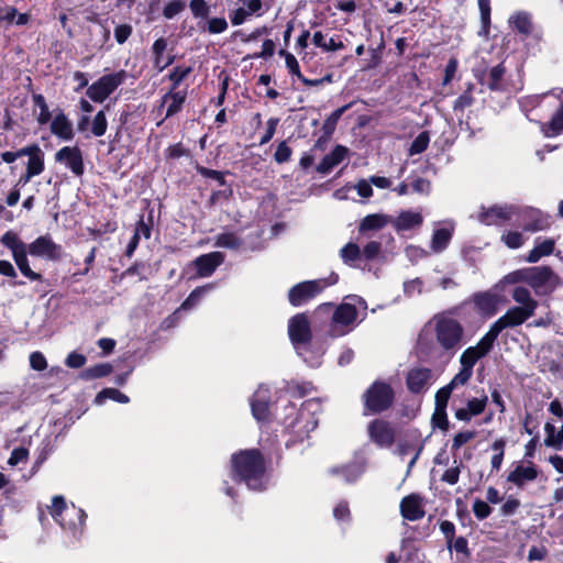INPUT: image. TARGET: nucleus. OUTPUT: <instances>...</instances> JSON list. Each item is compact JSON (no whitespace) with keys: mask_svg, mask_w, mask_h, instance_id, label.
Returning <instances> with one entry per match:
<instances>
[{"mask_svg":"<svg viewBox=\"0 0 563 563\" xmlns=\"http://www.w3.org/2000/svg\"><path fill=\"white\" fill-rule=\"evenodd\" d=\"M112 372V366L108 363L97 364L84 371L82 377L86 379H95L108 376Z\"/></svg>","mask_w":563,"mask_h":563,"instance_id":"09e8293b","label":"nucleus"},{"mask_svg":"<svg viewBox=\"0 0 563 563\" xmlns=\"http://www.w3.org/2000/svg\"><path fill=\"white\" fill-rule=\"evenodd\" d=\"M430 136L427 131H423L418 134V136L411 142L409 147V154L417 155L424 152L429 145Z\"/></svg>","mask_w":563,"mask_h":563,"instance_id":"3c124183","label":"nucleus"},{"mask_svg":"<svg viewBox=\"0 0 563 563\" xmlns=\"http://www.w3.org/2000/svg\"><path fill=\"white\" fill-rule=\"evenodd\" d=\"M390 223V217L380 213L368 214L362 219L358 231L365 233L367 231H377Z\"/></svg>","mask_w":563,"mask_h":563,"instance_id":"72a5a7b5","label":"nucleus"},{"mask_svg":"<svg viewBox=\"0 0 563 563\" xmlns=\"http://www.w3.org/2000/svg\"><path fill=\"white\" fill-rule=\"evenodd\" d=\"M26 170L31 173V175H40L44 170V153L43 151H37L35 155H32L27 161Z\"/></svg>","mask_w":563,"mask_h":563,"instance_id":"5fc2aeb1","label":"nucleus"},{"mask_svg":"<svg viewBox=\"0 0 563 563\" xmlns=\"http://www.w3.org/2000/svg\"><path fill=\"white\" fill-rule=\"evenodd\" d=\"M51 132L64 141L73 140V124L63 111L51 119Z\"/></svg>","mask_w":563,"mask_h":563,"instance_id":"c85d7f7f","label":"nucleus"},{"mask_svg":"<svg viewBox=\"0 0 563 563\" xmlns=\"http://www.w3.org/2000/svg\"><path fill=\"white\" fill-rule=\"evenodd\" d=\"M541 131L547 137H555L563 133V101L559 102V108L551 120L541 124Z\"/></svg>","mask_w":563,"mask_h":563,"instance_id":"473e14b6","label":"nucleus"},{"mask_svg":"<svg viewBox=\"0 0 563 563\" xmlns=\"http://www.w3.org/2000/svg\"><path fill=\"white\" fill-rule=\"evenodd\" d=\"M279 55L285 58V64L286 67L288 68V71L291 75L296 76L297 78H302V74L300 71V67L296 57L285 49H280Z\"/></svg>","mask_w":563,"mask_h":563,"instance_id":"6e6d98bb","label":"nucleus"},{"mask_svg":"<svg viewBox=\"0 0 563 563\" xmlns=\"http://www.w3.org/2000/svg\"><path fill=\"white\" fill-rule=\"evenodd\" d=\"M453 388L449 385L440 388L435 394V408L437 409H446L448 401L450 399L451 393Z\"/></svg>","mask_w":563,"mask_h":563,"instance_id":"0e129e2a","label":"nucleus"},{"mask_svg":"<svg viewBox=\"0 0 563 563\" xmlns=\"http://www.w3.org/2000/svg\"><path fill=\"white\" fill-rule=\"evenodd\" d=\"M394 401V391L389 384L375 382L364 394L365 409L371 413H379L388 409Z\"/></svg>","mask_w":563,"mask_h":563,"instance_id":"f8f14e48","label":"nucleus"},{"mask_svg":"<svg viewBox=\"0 0 563 563\" xmlns=\"http://www.w3.org/2000/svg\"><path fill=\"white\" fill-rule=\"evenodd\" d=\"M231 476L235 482L244 483L249 489L262 492L268 485L265 463L256 449L242 450L231 456Z\"/></svg>","mask_w":563,"mask_h":563,"instance_id":"f03ea898","label":"nucleus"},{"mask_svg":"<svg viewBox=\"0 0 563 563\" xmlns=\"http://www.w3.org/2000/svg\"><path fill=\"white\" fill-rule=\"evenodd\" d=\"M554 240L537 239L534 247L529 252L526 261L529 263H537L541 257L552 254L554 250Z\"/></svg>","mask_w":563,"mask_h":563,"instance_id":"f704fd0d","label":"nucleus"},{"mask_svg":"<svg viewBox=\"0 0 563 563\" xmlns=\"http://www.w3.org/2000/svg\"><path fill=\"white\" fill-rule=\"evenodd\" d=\"M312 42L325 52H335L344 47L341 41H336L334 37L327 38L321 31L314 32Z\"/></svg>","mask_w":563,"mask_h":563,"instance_id":"58836bf2","label":"nucleus"},{"mask_svg":"<svg viewBox=\"0 0 563 563\" xmlns=\"http://www.w3.org/2000/svg\"><path fill=\"white\" fill-rule=\"evenodd\" d=\"M434 343L443 354L453 356L465 343V330L454 310L435 313L429 321Z\"/></svg>","mask_w":563,"mask_h":563,"instance_id":"7ed1b4c3","label":"nucleus"},{"mask_svg":"<svg viewBox=\"0 0 563 563\" xmlns=\"http://www.w3.org/2000/svg\"><path fill=\"white\" fill-rule=\"evenodd\" d=\"M520 206L517 205H494L492 207H482L477 214V220L485 225H504L510 223L517 225Z\"/></svg>","mask_w":563,"mask_h":563,"instance_id":"1a4fd4ad","label":"nucleus"},{"mask_svg":"<svg viewBox=\"0 0 563 563\" xmlns=\"http://www.w3.org/2000/svg\"><path fill=\"white\" fill-rule=\"evenodd\" d=\"M214 288V284H208L201 287H197L194 289L186 300L181 303L180 309L189 310L194 308L202 297H205L209 291Z\"/></svg>","mask_w":563,"mask_h":563,"instance_id":"a19ab883","label":"nucleus"},{"mask_svg":"<svg viewBox=\"0 0 563 563\" xmlns=\"http://www.w3.org/2000/svg\"><path fill=\"white\" fill-rule=\"evenodd\" d=\"M537 477L538 470L534 465L525 466L519 464L508 474L507 481L518 487H522L525 484L533 482Z\"/></svg>","mask_w":563,"mask_h":563,"instance_id":"c756f323","label":"nucleus"},{"mask_svg":"<svg viewBox=\"0 0 563 563\" xmlns=\"http://www.w3.org/2000/svg\"><path fill=\"white\" fill-rule=\"evenodd\" d=\"M478 8L481 13V22L482 29L479 31V35L486 36L489 33L490 26V1L489 0H478Z\"/></svg>","mask_w":563,"mask_h":563,"instance_id":"a18cd8bd","label":"nucleus"},{"mask_svg":"<svg viewBox=\"0 0 563 563\" xmlns=\"http://www.w3.org/2000/svg\"><path fill=\"white\" fill-rule=\"evenodd\" d=\"M30 366L37 372L44 371L47 367L44 354L40 351L32 352L30 355Z\"/></svg>","mask_w":563,"mask_h":563,"instance_id":"774afa93","label":"nucleus"},{"mask_svg":"<svg viewBox=\"0 0 563 563\" xmlns=\"http://www.w3.org/2000/svg\"><path fill=\"white\" fill-rule=\"evenodd\" d=\"M473 301L478 311L487 317L494 316L497 311L498 297L495 294L485 291L473 296Z\"/></svg>","mask_w":563,"mask_h":563,"instance_id":"2f4dec72","label":"nucleus"},{"mask_svg":"<svg viewBox=\"0 0 563 563\" xmlns=\"http://www.w3.org/2000/svg\"><path fill=\"white\" fill-rule=\"evenodd\" d=\"M224 260V254L218 251L198 256L194 262L198 276H211Z\"/></svg>","mask_w":563,"mask_h":563,"instance_id":"4be33fe9","label":"nucleus"},{"mask_svg":"<svg viewBox=\"0 0 563 563\" xmlns=\"http://www.w3.org/2000/svg\"><path fill=\"white\" fill-rule=\"evenodd\" d=\"M380 251L382 243L378 241H371L361 250L362 260L373 261L377 258Z\"/></svg>","mask_w":563,"mask_h":563,"instance_id":"4d7b16f0","label":"nucleus"},{"mask_svg":"<svg viewBox=\"0 0 563 563\" xmlns=\"http://www.w3.org/2000/svg\"><path fill=\"white\" fill-rule=\"evenodd\" d=\"M506 446V440L500 438L492 444V450L495 454L492 456V468L499 471L504 461V451Z\"/></svg>","mask_w":563,"mask_h":563,"instance_id":"8fccbe9b","label":"nucleus"},{"mask_svg":"<svg viewBox=\"0 0 563 563\" xmlns=\"http://www.w3.org/2000/svg\"><path fill=\"white\" fill-rule=\"evenodd\" d=\"M488 398L486 395H483L481 398H472L467 401V410L472 416L481 415L487 405Z\"/></svg>","mask_w":563,"mask_h":563,"instance_id":"052dcab7","label":"nucleus"},{"mask_svg":"<svg viewBox=\"0 0 563 563\" xmlns=\"http://www.w3.org/2000/svg\"><path fill=\"white\" fill-rule=\"evenodd\" d=\"M317 405L318 404L313 400H307L300 410H297L291 404L286 406L285 410L287 415L283 420V424L291 437L287 445H289V442L296 443L303 441L309 437V433L316 429L317 420L310 415L308 408Z\"/></svg>","mask_w":563,"mask_h":563,"instance_id":"423d86ee","label":"nucleus"},{"mask_svg":"<svg viewBox=\"0 0 563 563\" xmlns=\"http://www.w3.org/2000/svg\"><path fill=\"white\" fill-rule=\"evenodd\" d=\"M454 233V224L452 222H444L441 228L434 229L431 241L430 250L433 253H442L448 249Z\"/></svg>","mask_w":563,"mask_h":563,"instance_id":"393cba45","label":"nucleus"},{"mask_svg":"<svg viewBox=\"0 0 563 563\" xmlns=\"http://www.w3.org/2000/svg\"><path fill=\"white\" fill-rule=\"evenodd\" d=\"M432 378V372L426 367H415L407 374L406 384L413 394H420L428 390Z\"/></svg>","mask_w":563,"mask_h":563,"instance_id":"aec40b11","label":"nucleus"},{"mask_svg":"<svg viewBox=\"0 0 563 563\" xmlns=\"http://www.w3.org/2000/svg\"><path fill=\"white\" fill-rule=\"evenodd\" d=\"M349 108L350 104H345L341 108H338L324 120L322 130L327 135H331L334 132L340 118Z\"/></svg>","mask_w":563,"mask_h":563,"instance_id":"49530a36","label":"nucleus"},{"mask_svg":"<svg viewBox=\"0 0 563 563\" xmlns=\"http://www.w3.org/2000/svg\"><path fill=\"white\" fill-rule=\"evenodd\" d=\"M187 98L186 90L170 89L162 97V106H167L165 118H170L181 111Z\"/></svg>","mask_w":563,"mask_h":563,"instance_id":"cd10ccee","label":"nucleus"},{"mask_svg":"<svg viewBox=\"0 0 563 563\" xmlns=\"http://www.w3.org/2000/svg\"><path fill=\"white\" fill-rule=\"evenodd\" d=\"M243 244V240L235 232H222L214 238L213 245L216 247L239 250Z\"/></svg>","mask_w":563,"mask_h":563,"instance_id":"4c0bfd02","label":"nucleus"},{"mask_svg":"<svg viewBox=\"0 0 563 563\" xmlns=\"http://www.w3.org/2000/svg\"><path fill=\"white\" fill-rule=\"evenodd\" d=\"M559 277L548 266L529 267L527 284L537 295H547L555 289Z\"/></svg>","mask_w":563,"mask_h":563,"instance_id":"ddd939ff","label":"nucleus"},{"mask_svg":"<svg viewBox=\"0 0 563 563\" xmlns=\"http://www.w3.org/2000/svg\"><path fill=\"white\" fill-rule=\"evenodd\" d=\"M339 276L332 273L328 278L313 279L299 283L288 292L289 302L294 307H300L317 297L328 286L336 284Z\"/></svg>","mask_w":563,"mask_h":563,"instance_id":"6e6552de","label":"nucleus"},{"mask_svg":"<svg viewBox=\"0 0 563 563\" xmlns=\"http://www.w3.org/2000/svg\"><path fill=\"white\" fill-rule=\"evenodd\" d=\"M405 254L407 256V258L411 262V263H416L418 262L419 260L421 258H424L428 256V251H426L424 249L420 247V246H417V245H408L406 249H405Z\"/></svg>","mask_w":563,"mask_h":563,"instance_id":"338daca9","label":"nucleus"},{"mask_svg":"<svg viewBox=\"0 0 563 563\" xmlns=\"http://www.w3.org/2000/svg\"><path fill=\"white\" fill-rule=\"evenodd\" d=\"M185 8L186 0H169L163 9V15L168 20L174 19L176 15L181 13Z\"/></svg>","mask_w":563,"mask_h":563,"instance_id":"603ef678","label":"nucleus"},{"mask_svg":"<svg viewBox=\"0 0 563 563\" xmlns=\"http://www.w3.org/2000/svg\"><path fill=\"white\" fill-rule=\"evenodd\" d=\"M349 150L343 145H336L331 153L327 154L317 166V172L322 175L329 174L334 167L341 164L347 156Z\"/></svg>","mask_w":563,"mask_h":563,"instance_id":"bb28decb","label":"nucleus"},{"mask_svg":"<svg viewBox=\"0 0 563 563\" xmlns=\"http://www.w3.org/2000/svg\"><path fill=\"white\" fill-rule=\"evenodd\" d=\"M509 24L521 34L531 33L530 15L526 12H517L509 18Z\"/></svg>","mask_w":563,"mask_h":563,"instance_id":"ea45409f","label":"nucleus"},{"mask_svg":"<svg viewBox=\"0 0 563 563\" xmlns=\"http://www.w3.org/2000/svg\"><path fill=\"white\" fill-rule=\"evenodd\" d=\"M0 243L11 251L21 274L33 282H41L43 276L32 271L27 255L51 262H57L63 257L62 245L55 243L49 234L41 235L26 244L16 232L10 230L1 236Z\"/></svg>","mask_w":563,"mask_h":563,"instance_id":"f257e3e1","label":"nucleus"},{"mask_svg":"<svg viewBox=\"0 0 563 563\" xmlns=\"http://www.w3.org/2000/svg\"><path fill=\"white\" fill-rule=\"evenodd\" d=\"M501 241L507 245L509 249H519L525 243L523 235L518 231H506L501 235Z\"/></svg>","mask_w":563,"mask_h":563,"instance_id":"864d4df0","label":"nucleus"},{"mask_svg":"<svg viewBox=\"0 0 563 563\" xmlns=\"http://www.w3.org/2000/svg\"><path fill=\"white\" fill-rule=\"evenodd\" d=\"M400 514L404 519L417 521L424 517V499L419 494H410L400 501Z\"/></svg>","mask_w":563,"mask_h":563,"instance_id":"6ab92c4d","label":"nucleus"},{"mask_svg":"<svg viewBox=\"0 0 563 563\" xmlns=\"http://www.w3.org/2000/svg\"><path fill=\"white\" fill-rule=\"evenodd\" d=\"M191 66H176L169 73L168 79L172 81L170 89H177L180 84L191 74Z\"/></svg>","mask_w":563,"mask_h":563,"instance_id":"de8ad7c7","label":"nucleus"},{"mask_svg":"<svg viewBox=\"0 0 563 563\" xmlns=\"http://www.w3.org/2000/svg\"><path fill=\"white\" fill-rule=\"evenodd\" d=\"M473 512L478 520H484L492 514V508L486 501L476 499L473 504Z\"/></svg>","mask_w":563,"mask_h":563,"instance_id":"69168bd1","label":"nucleus"},{"mask_svg":"<svg viewBox=\"0 0 563 563\" xmlns=\"http://www.w3.org/2000/svg\"><path fill=\"white\" fill-rule=\"evenodd\" d=\"M506 68L503 64L492 67L487 74L483 75L481 82L492 91H501L505 89L504 76Z\"/></svg>","mask_w":563,"mask_h":563,"instance_id":"7c9ffc66","label":"nucleus"},{"mask_svg":"<svg viewBox=\"0 0 563 563\" xmlns=\"http://www.w3.org/2000/svg\"><path fill=\"white\" fill-rule=\"evenodd\" d=\"M269 389L260 385L251 398V410L257 421H267L271 416Z\"/></svg>","mask_w":563,"mask_h":563,"instance_id":"a211bd4d","label":"nucleus"},{"mask_svg":"<svg viewBox=\"0 0 563 563\" xmlns=\"http://www.w3.org/2000/svg\"><path fill=\"white\" fill-rule=\"evenodd\" d=\"M133 27L129 23L118 24L114 27V38L118 44H124L132 35Z\"/></svg>","mask_w":563,"mask_h":563,"instance_id":"680f3d73","label":"nucleus"},{"mask_svg":"<svg viewBox=\"0 0 563 563\" xmlns=\"http://www.w3.org/2000/svg\"><path fill=\"white\" fill-rule=\"evenodd\" d=\"M106 399H111L120 404H128L129 397L115 388H104L95 398V402L102 405Z\"/></svg>","mask_w":563,"mask_h":563,"instance_id":"37998d69","label":"nucleus"},{"mask_svg":"<svg viewBox=\"0 0 563 563\" xmlns=\"http://www.w3.org/2000/svg\"><path fill=\"white\" fill-rule=\"evenodd\" d=\"M288 335L292 346L303 349L312 339L310 322L306 313H297L288 321Z\"/></svg>","mask_w":563,"mask_h":563,"instance_id":"4468645a","label":"nucleus"},{"mask_svg":"<svg viewBox=\"0 0 563 563\" xmlns=\"http://www.w3.org/2000/svg\"><path fill=\"white\" fill-rule=\"evenodd\" d=\"M49 514L64 530H68L74 537L82 534L87 515L84 509L74 504L67 505L63 496H54Z\"/></svg>","mask_w":563,"mask_h":563,"instance_id":"0eeeda50","label":"nucleus"},{"mask_svg":"<svg viewBox=\"0 0 563 563\" xmlns=\"http://www.w3.org/2000/svg\"><path fill=\"white\" fill-rule=\"evenodd\" d=\"M404 294L406 297H412L415 295H420L423 289V282L421 278L417 277L410 280H406L402 285Z\"/></svg>","mask_w":563,"mask_h":563,"instance_id":"13d9d810","label":"nucleus"},{"mask_svg":"<svg viewBox=\"0 0 563 563\" xmlns=\"http://www.w3.org/2000/svg\"><path fill=\"white\" fill-rule=\"evenodd\" d=\"M474 84H468L466 90L454 101L453 110L455 112H463L466 108L471 107L474 102L473 91Z\"/></svg>","mask_w":563,"mask_h":563,"instance_id":"c03bdc74","label":"nucleus"},{"mask_svg":"<svg viewBox=\"0 0 563 563\" xmlns=\"http://www.w3.org/2000/svg\"><path fill=\"white\" fill-rule=\"evenodd\" d=\"M340 256L344 264L351 267H360L362 261L361 249L356 243L350 242L340 250Z\"/></svg>","mask_w":563,"mask_h":563,"instance_id":"e433bc0d","label":"nucleus"},{"mask_svg":"<svg viewBox=\"0 0 563 563\" xmlns=\"http://www.w3.org/2000/svg\"><path fill=\"white\" fill-rule=\"evenodd\" d=\"M360 309H367L366 301L362 297L352 296L335 308L332 303H323L319 306L318 311L332 312L328 333L331 338H339L351 332L356 325Z\"/></svg>","mask_w":563,"mask_h":563,"instance_id":"20e7f679","label":"nucleus"},{"mask_svg":"<svg viewBox=\"0 0 563 563\" xmlns=\"http://www.w3.org/2000/svg\"><path fill=\"white\" fill-rule=\"evenodd\" d=\"M518 218L517 225L528 232L543 231L550 227V217L534 208L520 207Z\"/></svg>","mask_w":563,"mask_h":563,"instance_id":"2eb2a0df","label":"nucleus"},{"mask_svg":"<svg viewBox=\"0 0 563 563\" xmlns=\"http://www.w3.org/2000/svg\"><path fill=\"white\" fill-rule=\"evenodd\" d=\"M501 330L493 323L485 335L474 346H468L460 356L461 366L473 369L476 362L485 357L494 347Z\"/></svg>","mask_w":563,"mask_h":563,"instance_id":"9b49d317","label":"nucleus"},{"mask_svg":"<svg viewBox=\"0 0 563 563\" xmlns=\"http://www.w3.org/2000/svg\"><path fill=\"white\" fill-rule=\"evenodd\" d=\"M511 297L518 306L508 309L504 316L494 322L501 331L525 323L534 314L538 308V301L532 298L530 291L525 287H515Z\"/></svg>","mask_w":563,"mask_h":563,"instance_id":"39448f33","label":"nucleus"},{"mask_svg":"<svg viewBox=\"0 0 563 563\" xmlns=\"http://www.w3.org/2000/svg\"><path fill=\"white\" fill-rule=\"evenodd\" d=\"M291 148L287 145L286 141H283L278 144L276 152L274 154V159L278 164H284L290 159Z\"/></svg>","mask_w":563,"mask_h":563,"instance_id":"e2e57ef3","label":"nucleus"},{"mask_svg":"<svg viewBox=\"0 0 563 563\" xmlns=\"http://www.w3.org/2000/svg\"><path fill=\"white\" fill-rule=\"evenodd\" d=\"M32 101H33V112L36 114V121L40 125L47 124L52 119V113L48 109V106L46 103V100L43 95L41 93H33L32 95Z\"/></svg>","mask_w":563,"mask_h":563,"instance_id":"c9c22d12","label":"nucleus"},{"mask_svg":"<svg viewBox=\"0 0 563 563\" xmlns=\"http://www.w3.org/2000/svg\"><path fill=\"white\" fill-rule=\"evenodd\" d=\"M108 129V120L104 110H100L96 113L91 120L90 134H86V137L90 135L95 137H101L106 134Z\"/></svg>","mask_w":563,"mask_h":563,"instance_id":"79ce46f5","label":"nucleus"},{"mask_svg":"<svg viewBox=\"0 0 563 563\" xmlns=\"http://www.w3.org/2000/svg\"><path fill=\"white\" fill-rule=\"evenodd\" d=\"M366 464L364 461H354L342 466H334L329 470L332 476H339L344 483H355L365 472Z\"/></svg>","mask_w":563,"mask_h":563,"instance_id":"b1692460","label":"nucleus"},{"mask_svg":"<svg viewBox=\"0 0 563 563\" xmlns=\"http://www.w3.org/2000/svg\"><path fill=\"white\" fill-rule=\"evenodd\" d=\"M168 43L165 37L157 38L152 45L153 65L157 71H163L175 62L174 55L165 54Z\"/></svg>","mask_w":563,"mask_h":563,"instance_id":"a878e982","label":"nucleus"},{"mask_svg":"<svg viewBox=\"0 0 563 563\" xmlns=\"http://www.w3.org/2000/svg\"><path fill=\"white\" fill-rule=\"evenodd\" d=\"M371 440L380 448H389L394 443L396 431L394 427L384 420L376 419L368 426Z\"/></svg>","mask_w":563,"mask_h":563,"instance_id":"f3484780","label":"nucleus"},{"mask_svg":"<svg viewBox=\"0 0 563 563\" xmlns=\"http://www.w3.org/2000/svg\"><path fill=\"white\" fill-rule=\"evenodd\" d=\"M423 223V216L413 210H404L396 218L390 217V224L398 232L419 229Z\"/></svg>","mask_w":563,"mask_h":563,"instance_id":"412c9836","label":"nucleus"},{"mask_svg":"<svg viewBox=\"0 0 563 563\" xmlns=\"http://www.w3.org/2000/svg\"><path fill=\"white\" fill-rule=\"evenodd\" d=\"M472 375L473 369L461 366L459 373L452 378V380L448 385L453 389L456 388L457 386H463L471 379Z\"/></svg>","mask_w":563,"mask_h":563,"instance_id":"bf43d9fd","label":"nucleus"},{"mask_svg":"<svg viewBox=\"0 0 563 563\" xmlns=\"http://www.w3.org/2000/svg\"><path fill=\"white\" fill-rule=\"evenodd\" d=\"M55 161L68 168L75 176L85 173L82 151L78 146H64L55 153Z\"/></svg>","mask_w":563,"mask_h":563,"instance_id":"dca6fc26","label":"nucleus"},{"mask_svg":"<svg viewBox=\"0 0 563 563\" xmlns=\"http://www.w3.org/2000/svg\"><path fill=\"white\" fill-rule=\"evenodd\" d=\"M327 351L324 342L311 340L310 344H305L303 349H296L297 354L310 367H319L322 364V356Z\"/></svg>","mask_w":563,"mask_h":563,"instance_id":"5701e85b","label":"nucleus"},{"mask_svg":"<svg viewBox=\"0 0 563 563\" xmlns=\"http://www.w3.org/2000/svg\"><path fill=\"white\" fill-rule=\"evenodd\" d=\"M126 78L128 73L123 69L103 75L87 88L86 95L91 101L102 103Z\"/></svg>","mask_w":563,"mask_h":563,"instance_id":"9d476101","label":"nucleus"}]
</instances>
